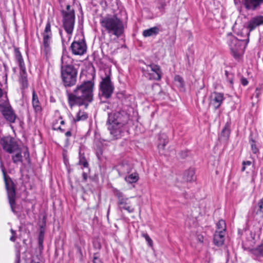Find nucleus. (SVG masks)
<instances>
[{
    "instance_id": "9d476101",
    "label": "nucleus",
    "mask_w": 263,
    "mask_h": 263,
    "mask_svg": "<svg viewBox=\"0 0 263 263\" xmlns=\"http://www.w3.org/2000/svg\"><path fill=\"white\" fill-rule=\"evenodd\" d=\"M1 144L4 150L10 154L17 151L19 148L18 145L15 139L10 136L2 138Z\"/></svg>"
},
{
    "instance_id": "de8ad7c7",
    "label": "nucleus",
    "mask_w": 263,
    "mask_h": 263,
    "mask_svg": "<svg viewBox=\"0 0 263 263\" xmlns=\"http://www.w3.org/2000/svg\"><path fill=\"white\" fill-rule=\"evenodd\" d=\"M24 157L26 158V159H28L29 158V153L28 151V148H26V151L24 153Z\"/></svg>"
},
{
    "instance_id": "0eeeda50",
    "label": "nucleus",
    "mask_w": 263,
    "mask_h": 263,
    "mask_svg": "<svg viewBox=\"0 0 263 263\" xmlns=\"http://www.w3.org/2000/svg\"><path fill=\"white\" fill-rule=\"evenodd\" d=\"M100 95L105 99L110 98L114 92L115 87L109 74L101 77L99 84Z\"/></svg>"
},
{
    "instance_id": "a19ab883",
    "label": "nucleus",
    "mask_w": 263,
    "mask_h": 263,
    "mask_svg": "<svg viewBox=\"0 0 263 263\" xmlns=\"http://www.w3.org/2000/svg\"><path fill=\"white\" fill-rule=\"evenodd\" d=\"M93 263H103L97 254L93 255Z\"/></svg>"
},
{
    "instance_id": "473e14b6",
    "label": "nucleus",
    "mask_w": 263,
    "mask_h": 263,
    "mask_svg": "<svg viewBox=\"0 0 263 263\" xmlns=\"http://www.w3.org/2000/svg\"><path fill=\"white\" fill-rule=\"evenodd\" d=\"M249 143L251 145L252 152L255 154L258 153L259 150L256 146V141L252 138H250Z\"/></svg>"
},
{
    "instance_id": "5701e85b",
    "label": "nucleus",
    "mask_w": 263,
    "mask_h": 263,
    "mask_svg": "<svg viewBox=\"0 0 263 263\" xmlns=\"http://www.w3.org/2000/svg\"><path fill=\"white\" fill-rule=\"evenodd\" d=\"M14 55L15 60L18 63V64L20 67V69L24 68L25 67V65L24 62V60L23 59L22 55L21 54V52L18 48H15L14 49Z\"/></svg>"
},
{
    "instance_id": "a18cd8bd",
    "label": "nucleus",
    "mask_w": 263,
    "mask_h": 263,
    "mask_svg": "<svg viewBox=\"0 0 263 263\" xmlns=\"http://www.w3.org/2000/svg\"><path fill=\"white\" fill-rule=\"evenodd\" d=\"M241 82L243 86H246L248 84V81L246 78H242Z\"/></svg>"
},
{
    "instance_id": "39448f33",
    "label": "nucleus",
    "mask_w": 263,
    "mask_h": 263,
    "mask_svg": "<svg viewBox=\"0 0 263 263\" xmlns=\"http://www.w3.org/2000/svg\"><path fill=\"white\" fill-rule=\"evenodd\" d=\"M116 116L115 114H108L107 123L110 135L115 139H117L122 136L124 131V126L126 124V122H121L118 118H116Z\"/></svg>"
},
{
    "instance_id": "c03bdc74",
    "label": "nucleus",
    "mask_w": 263,
    "mask_h": 263,
    "mask_svg": "<svg viewBox=\"0 0 263 263\" xmlns=\"http://www.w3.org/2000/svg\"><path fill=\"white\" fill-rule=\"evenodd\" d=\"M88 178V175L86 173L83 172L82 174V181L86 182Z\"/></svg>"
},
{
    "instance_id": "4468645a",
    "label": "nucleus",
    "mask_w": 263,
    "mask_h": 263,
    "mask_svg": "<svg viewBox=\"0 0 263 263\" xmlns=\"http://www.w3.org/2000/svg\"><path fill=\"white\" fill-rule=\"evenodd\" d=\"M224 100L223 93L215 91L210 96L209 104L214 108V110H216L220 107Z\"/></svg>"
},
{
    "instance_id": "2eb2a0df",
    "label": "nucleus",
    "mask_w": 263,
    "mask_h": 263,
    "mask_svg": "<svg viewBox=\"0 0 263 263\" xmlns=\"http://www.w3.org/2000/svg\"><path fill=\"white\" fill-rule=\"evenodd\" d=\"M261 25H263V16L257 15L252 17L249 21L247 25V28L250 32Z\"/></svg>"
},
{
    "instance_id": "603ef678",
    "label": "nucleus",
    "mask_w": 263,
    "mask_h": 263,
    "mask_svg": "<svg viewBox=\"0 0 263 263\" xmlns=\"http://www.w3.org/2000/svg\"><path fill=\"white\" fill-rule=\"evenodd\" d=\"M58 129H59V130H61V132H64V129H62L61 127H58Z\"/></svg>"
},
{
    "instance_id": "aec40b11",
    "label": "nucleus",
    "mask_w": 263,
    "mask_h": 263,
    "mask_svg": "<svg viewBox=\"0 0 263 263\" xmlns=\"http://www.w3.org/2000/svg\"><path fill=\"white\" fill-rule=\"evenodd\" d=\"M113 193L115 197L118 199V205H123L124 202L129 200V198L125 197L122 192L117 189L113 190Z\"/></svg>"
},
{
    "instance_id": "6ab92c4d",
    "label": "nucleus",
    "mask_w": 263,
    "mask_h": 263,
    "mask_svg": "<svg viewBox=\"0 0 263 263\" xmlns=\"http://www.w3.org/2000/svg\"><path fill=\"white\" fill-rule=\"evenodd\" d=\"M133 169V166L126 162H123L118 166V172L120 176L129 173Z\"/></svg>"
},
{
    "instance_id": "423d86ee",
    "label": "nucleus",
    "mask_w": 263,
    "mask_h": 263,
    "mask_svg": "<svg viewBox=\"0 0 263 263\" xmlns=\"http://www.w3.org/2000/svg\"><path fill=\"white\" fill-rule=\"evenodd\" d=\"M228 44L233 56L236 58L243 52L248 43L249 39L238 40L231 33L228 34Z\"/></svg>"
},
{
    "instance_id": "8fccbe9b",
    "label": "nucleus",
    "mask_w": 263,
    "mask_h": 263,
    "mask_svg": "<svg viewBox=\"0 0 263 263\" xmlns=\"http://www.w3.org/2000/svg\"><path fill=\"white\" fill-rule=\"evenodd\" d=\"M3 95V91L1 88H0V98L2 97Z\"/></svg>"
},
{
    "instance_id": "412c9836",
    "label": "nucleus",
    "mask_w": 263,
    "mask_h": 263,
    "mask_svg": "<svg viewBox=\"0 0 263 263\" xmlns=\"http://www.w3.org/2000/svg\"><path fill=\"white\" fill-rule=\"evenodd\" d=\"M160 31V28L158 26H155L143 30L142 35L145 37L156 36L159 34Z\"/></svg>"
},
{
    "instance_id": "a211bd4d",
    "label": "nucleus",
    "mask_w": 263,
    "mask_h": 263,
    "mask_svg": "<svg viewBox=\"0 0 263 263\" xmlns=\"http://www.w3.org/2000/svg\"><path fill=\"white\" fill-rule=\"evenodd\" d=\"M225 233L224 231H216L215 232L214 235L213 242L216 246L220 247L223 245L225 239Z\"/></svg>"
},
{
    "instance_id": "ea45409f",
    "label": "nucleus",
    "mask_w": 263,
    "mask_h": 263,
    "mask_svg": "<svg viewBox=\"0 0 263 263\" xmlns=\"http://www.w3.org/2000/svg\"><path fill=\"white\" fill-rule=\"evenodd\" d=\"M251 164V162L250 161H243L241 171L244 172L246 170V165L250 166Z\"/></svg>"
},
{
    "instance_id": "4c0bfd02",
    "label": "nucleus",
    "mask_w": 263,
    "mask_h": 263,
    "mask_svg": "<svg viewBox=\"0 0 263 263\" xmlns=\"http://www.w3.org/2000/svg\"><path fill=\"white\" fill-rule=\"evenodd\" d=\"M174 80H175V81L176 83H178V85L180 87H183V86H184V81H183V80L182 77H181L179 75H177V76H176L175 77Z\"/></svg>"
},
{
    "instance_id": "f257e3e1",
    "label": "nucleus",
    "mask_w": 263,
    "mask_h": 263,
    "mask_svg": "<svg viewBox=\"0 0 263 263\" xmlns=\"http://www.w3.org/2000/svg\"><path fill=\"white\" fill-rule=\"evenodd\" d=\"M94 82L92 81H84L77 86L71 92H67L69 106H88L93 100Z\"/></svg>"
},
{
    "instance_id": "1a4fd4ad",
    "label": "nucleus",
    "mask_w": 263,
    "mask_h": 263,
    "mask_svg": "<svg viewBox=\"0 0 263 263\" xmlns=\"http://www.w3.org/2000/svg\"><path fill=\"white\" fill-rule=\"evenodd\" d=\"M43 46L42 50L46 58H48L51 53L50 44L51 43L52 32L51 30L50 23L48 21L43 33Z\"/></svg>"
},
{
    "instance_id": "9b49d317",
    "label": "nucleus",
    "mask_w": 263,
    "mask_h": 263,
    "mask_svg": "<svg viewBox=\"0 0 263 263\" xmlns=\"http://www.w3.org/2000/svg\"><path fill=\"white\" fill-rule=\"evenodd\" d=\"M5 182L7 191L9 202L12 212H14V206L15 205L16 193L15 185L11 179H7L5 177Z\"/></svg>"
},
{
    "instance_id": "f704fd0d",
    "label": "nucleus",
    "mask_w": 263,
    "mask_h": 263,
    "mask_svg": "<svg viewBox=\"0 0 263 263\" xmlns=\"http://www.w3.org/2000/svg\"><path fill=\"white\" fill-rule=\"evenodd\" d=\"M217 228L218 231H224V232L226 233V224L224 220H220L217 223Z\"/></svg>"
},
{
    "instance_id": "6e6552de",
    "label": "nucleus",
    "mask_w": 263,
    "mask_h": 263,
    "mask_svg": "<svg viewBox=\"0 0 263 263\" xmlns=\"http://www.w3.org/2000/svg\"><path fill=\"white\" fill-rule=\"evenodd\" d=\"M143 75L149 80L159 81L162 77V71L159 66L151 64L142 68Z\"/></svg>"
},
{
    "instance_id": "3c124183",
    "label": "nucleus",
    "mask_w": 263,
    "mask_h": 263,
    "mask_svg": "<svg viewBox=\"0 0 263 263\" xmlns=\"http://www.w3.org/2000/svg\"><path fill=\"white\" fill-rule=\"evenodd\" d=\"M64 1V0H59V2L61 5V7L62 8L63 7L62 3Z\"/></svg>"
},
{
    "instance_id": "864d4df0",
    "label": "nucleus",
    "mask_w": 263,
    "mask_h": 263,
    "mask_svg": "<svg viewBox=\"0 0 263 263\" xmlns=\"http://www.w3.org/2000/svg\"><path fill=\"white\" fill-rule=\"evenodd\" d=\"M186 156H187V153L186 152H185L184 153V156H182V158H184Z\"/></svg>"
},
{
    "instance_id": "f3484780",
    "label": "nucleus",
    "mask_w": 263,
    "mask_h": 263,
    "mask_svg": "<svg viewBox=\"0 0 263 263\" xmlns=\"http://www.w3.org/2000/svg\"><path fill=\"white\" fill-rule=\"evenodd\" d=\"M242 2L247 9L255 10L263 3V0H242Z\"/></svg>"
},
{
    "instance_id": "f8f14e48",
    "label": "nucleus",
    "mask_w": 263,
    "mask_h": 263,
    "mask_svg": "<svg viewBox=\"0 0 263 263\" xmlns=\"http://www.w3.org/2000/svg\"><path fill=\"white\" fill-rule=\"evenodd\" d=\"M0 108L6 120L10 123H14L16 116L12 107L9 105L7 100L5 101L3 103L0 102Z\"/></svg>"
},
{
    "instance_id": "e433bc0d",
    "label": "nucleus",
    "mask_w": 263,
    "mask_h": 263,
    "mask_svg": "<svg viewBox=\"0 0 263 263\" xmlns=\"http://www.w3.org/2000/svg\"><path fill=\"white\" fill-rule=\"evenodd\" d=\"M225 75L227 77L228 82H229L230 84L231 87H232L233 85V75L232 73H230L227 70L225 71Z\"/></svg>"
},
{
    "instance_id": "b1692460",
    "label": "nucleus",
    "mask_w": 263,
    "mask_h": 263,
    "mask_svg": "<svg viewBox=\"0 0 263 263\" xmlns=\"http://www.w3.org/2000/svg\"><path fill=\"white\" fill-rule=\"evenodd\" d=\"M255 259L261 260L263 259V246H259L251 251Z\"/></svg>"
},
{
    "instance_id": "c756f323",
    "label": "nucleus",
    "mask_w": 263,
    "mask_h": 263,
    "mask_svg": "<svg viewBox=\"0 0 263 263\" xmlns=\"http://www.w3.org/2000/svg\"><path fill=\"white\" fill-rule=\"evenodd\" d=\"M79 164L83 165L84 167H87L88 165V163L85 158L84 154L82 153L81 151L79 152Z\"/></svg>"
},
{
    "instance_id": "72a5a7b5",
    "label": "nucleus",
    "mask_w": 263,
    "mask_h": 263,
    "mask_svg": "<svg viewBox=\"0 0 263 263\" xmlns=\"http://www.w3.org/2000/svg\"><path fill=\"white\" fill-rule=\"evenodd\" d=\"M230 134V129L229 128V125H226L221 133V136L223 137L225 139H227L229 138Z\"/></svg>"
},
{
    "instance_id": "bb28decb",
    "label": "nucleus",
    "mask_w": 263,
    "mask_h": 263,
    "mask_svg": "<svg viewBox=\"0 0 263 263\" xmlns=\"http://www.w3.org/2000/svg\"><path fill=\"white\" fill-rule=\"evenodd\" d=\"M88 118V114L83 110H80L76 114V117L73 118V121L74 122H79L80 121H84Z\"/></svg>"
},
{
    "instance_id": "a878e982",
    "label": "nucleus",
    "mask_w": 263,
    "mask_h": 263,
    "mask_svg": "<svg viewBox=\"0 0 263 263\" xmlns=\"http://www.w3.org/2000/svg\"><path fill=\"white\" fill-rule=\"evenodd\" d=\"M195 171L194 168H190L186 170L184 173V179L186 181H192L195 180L196 177L195 176Z\"/></svg>"
},
{
    "instance_id": "6e6d98bb",
    "label": "nucleus",
    "mask_w": 263,
    "mask_h": 263,
    "mask_svg": "<svg viewBox=\"0 0 263 263\" xmlns=\"http://www.w3.org/2000/svg\"><path fill=\"white\" fill-rule=\"evenodd\" d=\"M258 90V88H257L256 89V91H257Z\"/></svg>"
},
{
    "instance_id": "ddd939ff",
    "label": "nucleus",
    "mask_w": 263,
    "mask_h": 263,
    "mask_svg": "<svg viewBox=\"0 0 263 263\" xmlns=\"http://www.w3.org/2000/svg\"><path fill=\"white\" fill-rule=\"evenodd\" d=\"M70 49L72 53L74 55L84 54L87 50L85 41L83 39L73 41L70 46Z\"/></svg>"
},
{
    "instance_id": "f03ea898",
    "label": "nucleus",
    "mask_w": 263,
    "mask_h": 263,
    "mask_svg": "<svg viewBox=\"0 0 263 263\" xmlns=\"http://www.w3.org/2000/svg\"><path fill=\"white\" fill-rule=\"evenodd\" d=\"M72 60L66 55L61 58V75L65 87H71L76 84L78 70L73 64Z\"/></svg>"
},
{
    "instance_id": "cd10ccee",
    "label": "nucleus",
    "mask_w": 263,
    "mask_h": 263,
    "mask_svg": "<svg viewBox=\"0 0 263 263\" xmlns=\"http://www.w3.org/2000/svg\"><path fill=\"white\" fill-rule=\"evenodd\" d=\"M130 203L128 201L124 202L123 205H118L119 209L122 211V210H126L128 213H131L134 212V208L129 205Z\"/></svg>"
},
{
    "instance_id": "37998d69",
    "label": "nucleus",
    "mask_w": 263,
    "mask_h": 263,
    "mask_svg": "<svg viewBox=\"0 0 263 263\" xmlns=\"http://www.w3.org/2000/svg\"><path fill=\"white\" fill-rule=\"evenodd\" d=\"M65 136L67 137V138L66 139V143L68 144L69 142L68 137H71L72 136L71 131L70 130H69L67 131V132H66Z\"/></svg>"
},
{
    "instance_id": "c85d7f7f",
    "label": "nucleus",
    "mask_w": 263,
    "mask_h": 263,
    "mask_svg": "<svg viewBox=\"0 0 263 263\" xmlns=\"http://www.w3.org/2000/svg\"><path fill=\"white\" fill-rule=\"evenodd\" d=\"M138 179L139 176L137 173H132L125 177V180L129 183H135Z\"/></svg>"
},
{
    "instance_id": "4be33fe9",
    "label": "nucleus",
    "mask_w": 263,
    "mask_h": 263,
    "mask_svg": "<svg viewBox=\"0 0 263 263\" xmlns=\"http://www.w3.org/2000/svg\"><path fill=\"white\" fill-rule=\"evenodd\" d=\"M20 83L22 85V88L25 89L28 87L27 74L26 71V68L20 69Z\"/></svg>"
},
{
    "instance_id": "7c9ffc66",
    "label": "nucleus",
    "mask_w": 263,
    "mask_h": 263,
    "mask_svg": "<svg viewBox=\"0 0 263 263\" xmlns=\"http://www.w3.org/2000/svg\"><path fill=\"white\" fill-rule=\"evenodd\" d=\"M166 6V0H159L157 2V8L160 12L164 13V9Z\"/></svg>"
},
{
    "instance_id": "20e7f679",
    "label": "nucleus",
    "mask_w": 263,
    "mask_h": 263,
    "mask_svg": "<svg viewBox=\"0 0 263 263\" xmlns=\"http://www.w3.org/2000/svg\"><path fill=\"white\" fill-rule=\"evenodd\" d=\"M61 13L63 18V26L67 33L68 40H69L74 26L75 12L71 6L67 4L65 9L62 8L61 10Z\"/></svg>"
},
{
    "instance_id": "2f4dec72",
    "label": "nucleus",
    "mask_w": 263,
    "mask_h": 263,
    "mask_svg": "<svg viewBox=\"0 0 263 263\" xmlns=\"http://www.w3.org/2000/svg\"><path fill=\"white\" fill-rule=\"evenodd\" d=\"M13 162L14 163H17L18 162H22L23 159L21 152H18L15 155L12 157Z\"/></svg>"
},
{
    "instance_id": "393cba45",
    "label": "nucleus",
    "mask_w": 263,
    "mask_h": 263,
    "mask_svg": "<svg viewBox=\"0 0 263 263\" xmlns=\"http://www.w3.org/2000/svg\"><path fill=\"white\" fill-rule=\"evenodd\" d=\"M159 141L158 148L160 151L163 150L168 142L167 136L164 133H161L159 135Z\"/></svg>"
},
{
    "instance_id": "7ed1b4c3",
    "label": "nucleus",
    "mask_w": 263,
    "mask_h": 263,
    "mask_svg": "<svg viewBox=\"0 0 263 263\" xmlns=\"http://www.w3.org/2000/svg\"><path fill=\"white\" fill-rule=\"evenodd\" d=\"M102 27L108 34L119 37L124 32L123 21L117 15H107L100 21Z\"/></svg>"
},
{
    "instance_id": "5fc2aeb1",
    "label": "nucleus",
    "mask_w": 263,
    "mask_h": 263,
    "mask_svg": "<svg viewBox=\"0 0 263 263\" xmlns=\"http://www.w3.org/2000/svg\"><path fill=\"white\" fill-rule=\"evenodd\" d=\"M65 122H64V121L62 120L61 121V124H64Z\"/></svg>"
},
{
    "instance_id": "79ce46f5",
    "label": "nucleus",
    "mask_w": 263,
    "mask_h": 263,
    "mask_svg": "<svg viewBox=\"0 0 263 263\" xmlns=\"http://www.w3.org/2000/svg\"><path fill=\"white\" fill-rule=\"evenodd\" d=\"M11 231V233L12 234V236L11 237H10V240L13 242L15 241V240H16V237H15V235H16V232L14 230H13V229H11L10 230Z\"/></svg>"
},
{
    "instance_id": "dca6fc26",
    "label": "nucleus",
    "mask_w": 263,
    "mask_h": 263,
    "mask_svg": "<svg viewBox=\"0 0 263 263\" xmlns=\"http://www.w3.org/2000/svg\"><path fill=\"white\" fill-rule=\"evenodd\" d=\"M31 103L34 112L36 114L40 113L42 110L41 103L39 101L37 95L34 90H33L32 92Z\"/></svg>"
},
{
    "instance_id": "49530a36",
    "label": "nucleus",
    "mask_w": 263,
    "mask_h": 263,
    "mask_svg": "<svg viewBox=\"0 0 263 263\" xmlns=\"http://www.w3.org/2000/svg\"><path fill=\"white\" fill-rule=\"evenodd\" d=\"M15 263H21V258L20 254H17L16 255V258L15 260Z\"/></svg>"
},
{
    "instance_id": "09e8293b",
    "label": "nucleus",
    "mask_w": 263,
    "mask_h": 263,
    "mask_svg": "<svg viewBox=\"0 0 263 263\" xmlns=\"http://www.w3.org/2000/svg\"><path fill=\"white\" fill-rule=\"evenodd\" d=\"M60 35H61V39H62V42H65L66 40L63 37V34H62V33L61 32H60Z\"/></svg>"
},
{
    "instance_id": "c9c22d12",
    "label": "nucleus",
    "mask_w": 263,
    "mask_h": 263,
    "mask_svg": "<svg viewBox=\"0 0 263 263\" xmlns=\"http://www.w3.org/2000/svg\"><path fill=\"white\" fill-rule=\"evenodd\" d=\"M44 236V231L41 230L39 235V245L41 249H43V240Z\"/></svg>"
},
{
    "instance_id": "58836bf2",
    "label": "nucleus",
    "mask_w": 263,
    "mask_h": 263,
    "mask_svg": "<svg viewBox=\"0 0 263 263\" xmlns=\"http://www.w3.org/2000/svg\"><path fill=\"white\" fill-rule=\"evenodd\" d=\"M142 236L145 239V240L147 241V244L149 246H150V247L153 246V240L147 233H142Z\"/></svg>"
}]
</instances>
